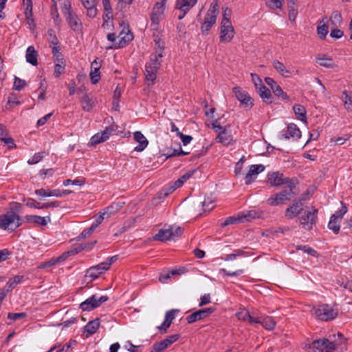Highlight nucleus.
<instances>
[{"mask_svg": "<svg viewBox=\"0 0 352 352\" xmlns=\"http://www.w3.org/2000/svg\"><path fill=\"white\" fill-rule=\"evenodd\" d=\"M10 210L0 216V228L14 230L21 225V217L16 214L19 212L21 205L14 202Z\"/></svg>", "mask_w": 352, "mask_h": 352, "instance_id": "f257e3e1", "label": "nucleus"}, {"mask_svg": "<svg viewBox=\"0 0 352 352\" xmlns=\"http://www.w3.org/2000/svg\"><path fill=\"white\" fill-rule=\"evenodd\" d=\"M163 57L161 53L157 52V54H152L150 56V60L146 64L145 66V77L147 81H150L151 85L155 83L157 74L161 66V60H160Z\"/></svg>", "mask_w": 352, "mask_h": 352, "instance_id": "f03ea898", "label": "nucleus"}, {"mask_svg": "<svg viewBox=\"0 0 352 352\" xmlns=\"http://www.w3.org/2000/svg\"><path fill=\"white\" fill-rule=\"evenodd\" d=\"M315 317L322 321H329L336 318L338 314V310L327 304L318 305L311 310Z\"/></svg>", "mask_w": 352, "mask_h": 352, "instance_id": "7ed1b4c3", "label": "nucleus"}, {"mask_svg": "<svg viewBox=\"0 0 352 352\" xmlns=\"http://www.w3.org/2000/svg\"><path fill=\"white\" fill-rule=\"evenodd\" d=\"M340 344V343L338 342L336 340H330L327 338H323L313 341L309 344V348L312 349L313 352H332Z\"/></svg>", "mask_w": 352, "mask_h": 352, "instance_id": "20e7f679", "label": "nucleus"}, {"mask_svg": "<svg viewBox=\"0 0 352 352\" xmlns=\"http://www.w3.org/2000/svg\"><path fill=\"white\" fill-rule=\"evenodd\" d=\"M267 182L272 186L285 185L287 188H295L294 180L286 177L279 172H273L267 175Z\"/></svg>", "mask_w": 352, "mask_h": 352, "instance_id": "39448f33", "label": "nucleus"}, {"mask_svg": "<svg viewBox=\"0 0 352 352\" xmlns=\"http://www.w3.org/2000/svg\"><path fill=\"white\" fill-rule=\"evenodd\" d=\"M294 189V188L285 189L278 193L272 195L267 199V203L272 206H276L285 204L287 201H290L295 195Z\"/></svg>", "mask_w": 352, "mask_h": 352, "instance_id": "423d86ee", "label": "nucleus"}, {"mask_svg": "<svg viewBox=\"0 0 352 352\" xmlns=\"http://www.w3.org/2000/svg\"><path fill=\"white\" fill-rule=\"evenodd\" d=\"M198 0H176L175 14L179 20L183 19L187 13L197 4Z\"/></svg>", "mask_w": 352, "mask_h": 352, "instance_id": "0eeeda50", "label": "nucleus"}, {"mask_svg": "<svg viewBox=\"0 0 352 352\" xmlns=\"http://www.w3.org/2000/svg\"><path fill=\"white\" fill-rule=\"evenodd\" d=\"M108 299L109 298L107 296H98V294H94L82 302L80 305V307L83 311H91L100 307L102 304L107 301Z\"/></svg>", "mask_w": 352, "mask_h": 352, "instance_id": "6e6552de", "label": "nucleus"}, {"mask_svg": "<svg viewBox=\"0 0 352 352\" xmlns=\"http://www.w3.org/2000/svg\"><path fill=\"white\" fill-rule=\"evenodd\" d=\"M318 212V209L314 207H311V210H305L300 217L301 225L307 230L311 229L313 226L316 223Z\"/></svg>", "mask_w": 352, "mask_h": 352, "instance_id": "1a4fd4ad", "label": "nucleus"}, {"mask_svg": "<svg viewBox=\"0 0 352 352\" xmlns=\"http://www.w3.org/2000/svg\"><path fill=\"white\" fill-rule=\"evenodd\" d=\"M234 29L230 21L222 20L219 39L221 43H230L234 36Z\"/></svg>", "mask_w": 352, "mask_h": 352, "instance_id": "9d476101", "label": "nucleus"}, {"mask_svg": "<svg viewBox=\"0 0 352 352\" xmlns=\"http://www.w3.org/2000/svg\"><path fill=\"white\" fill-rule=\"evenodd\" d=\"M166 0H162L161 2H157L153 8L152 13L151 15V25L155 29L157 28L160 20L162 18L165 10V5Z\"/></svg>", "mask_w": 352, "mask_h": 352, "instance_id": "9b49d317", "label": "nucleus"}, {"mask_svg": "<svg viewBox=\"0 0 352 352\" xmlns=\"http://www.w3.org/2000/svg\"><path fill=\"white\" fill-rule=\"evenodd\" d=\"M233 92L236 99L245 109H250L253 107V99L248 92L239 87H234Z\"/></svg>", "mask_w": 352, "mask_h": 352, "instance_id": "f8f14e48", "label": "nucleus"}, {"mask_svg": "<svg viewBox=\"0 0 352 352\" xmlns=\"http://www.w3.org/2000/svg\"><path fill=\"white\" fill-rule=\"evenodd\" d=\"M215 309L213 307H208L202 309H199L192 314L187 316V322L190 324L195 322L203 320L214 311Z\"/></svg>", "mask_w": 352, "mask_h": 352, "instance_id": "ddd939ff", "label": "nucleus"}, {"mask_svg": "<svg viewBox=\"0 0 352 352\" xmlns=\"http://www.w3.org/2000/svg\"><path fill=\"white\" fill-rule=\"evenodd\" d=\"M119 41L115 43L114 48H120L125 46L129 42L133 40V35L129 27L124 26L118 36Z\"/></svg>", "mask_w": 352, "mask_h": 352, "instance_id": "4468645a", "label": "nucleus"}, {"mask_svg": "<svg viewBox=\"0 0 352 352\" xmlns=\"http://www.w3.org/2000/svg\"><path fill=\"white\" fill-rule=\"evenodd\" d=\"M179 336L178 334L168 336L163 340L154 344L153 346V351L151 352H162L169 345L176 342L179 339Z\"/></svg>", "mask_w": 352, "mask_h": 352, "instance_id": "2eb2a0df", "label": "nucleus"}, {"mask_svg": "<svg viewBox=\"0 0 352 352\" xmlns=\"http://www.w3.org/2000/svg\"><path fill=\"white\" fill-rule=\"evenodd\" d=\"M265 170L262 164H254L250 166L249 170L245 175V184L250 185L257 177L258 175Z\"/></svg>", "mask_w": 352, "mask_h": 352, "instance_id": "dca6fc26", "label": "nucleus"}, {"mask_svg": "<svg viewBox=\"0 0 352 352\" xmlns=\"http://www.w3.org/2000/svg\"><path fill=\"white\" fill-rule=\"evenodd\" d=\"M114 131L113 127H106L105 129L100 132L95 134L90 140V144L91 145H96L101 142H105L109 139V135Z\"/></svg>", "mask_w": 352, "mask_h": 352, "instance_id": "f3484780", "label": "nucleus"}, {"mask_svg": "<svg viewBox=\"0 0 352 352\" xmlns=\"http://www.w3.org/2000/svg\"><path fill=\"white\" fill-rule=\"evenodd\" d=\"M66 21L67 22L69 28L74 32H81L82 29V24L80 19L78 18L75 12L69 13L65 16Z\"/></svg>", "mask_w": 352, "mask_h": 352, "instance_id": "a211bd4d", "label": "nucleus"}, {"mask_svg": "<svg viewBox=\"0 0 352 352\" xmlns=\"http://www.w3.org/2000/svg\"><path fill=\"white\" fill-rule=\"evenodd\" d=\"M316 60L317 63L322 67L334 69H337L338 68V65L335 63L333 59L326 54H318Z\"/></svg>", "mask_w": 352, "mask_h": 352, "instance_id": "6ab92c4d", "label": "nucleus"}, {"mask_svg": "<svg viewBox=\"0 0 352 352\" xmlns=\"http://www.w3.org/2000/svg\"><path fill=\"white\" fill-rule=\"evenodd\" d=\"M179 311V309H175L169 310L166 313L164 322L160 326L157 327V329L161 331V333H166L167 329L170 326L173 320L175 318V314Z\"/></svg>", "mask_w": 352, "mask_h": 352, "instance_id": "aec40b11", "label": "nucleus"}, {"mask_svg": "<svg viewBox=\"0 0 352 352\" xmlns=\"http://www.w3.org/2000/svg\"><path fill=\"white\" fill-rule=\"evenodd\" d=\"M265 81L266 84L270 87L273 93L276 96L281 97L283 99L285 100L289 99V96L287 95V94L283 91L282 88L274 80L273 78L266 77L265 78Z\"/></svg>", "mask_w": 352, "mask_h": 352, "instance_id": "412c9836", "label": "nucleus"}, {"mask_svg": "<svg viewBox=\"0 0 352 352\" xmlns=\"http://www.w3.org/2000/svg\"><path fill=\"white\" fill-rule=\"evenodd\" d=\"M251 324H261L267 330L274 329L276 325L274 320L271 316L258 317L256 318V319H251Z\"/></svg>", "mask_w": 352, "mask_h": 352, "instance_id": "4be33fe9", "label": "nucleus"}, {"mask_svg": "<svg viewBox=\"0 0 352 352\" xmlns=\"http://www.w3.org/2000/svg\"><path fill=\"white\" fill-rule=\"evenodd\" d=\"M218 14L208 11L204 21L201 25V31L203 33H208L212 26L216 23Z\"/></svg>", "mask_w": 352, "mask_h": 352, "instance_id": "5701e85b", "label": "nucleus"}, {"mask_svg": "<svg viewBox=\"0 0 352 352\" xmlns=\"http://www.w3.org/2000/svg\"><path fill=\"white\" fill-rule=\"evenodd\" d=\"M301 136V132L299 128L294 123H290L287 126V129L285 133L281 134L280 138L288 140L289 138L298 139Z\"/></svg>", "mask_w": 352, "mask_h": 352, "instance_id": "b1692460", "label": "nucleus"}, {"mask_svg": "<svg viewBox=\"0 0 352 352\" xmlns=\"http://www.w3.org/2000/svg\"><path fill=\"white\" fill-rule=\"evenodd\" d=\"M134 140L139 143L138 146H135L134 151L141 152L144 151L148 146V141L146 137L140 131H135L133 133Z\"/></svg>", "mask_w": 352, "mask_h": 352, "instance_id": "393cba45", "label": "nucleus"}, {"mask_svg": "<svg viewBox=\"0 0 352 352\" xmlns=\"http://www.w3.org/2000/svg\"><path fill=\"white\" fill-rule=\"evenodd\" d=\"M84 8L87 10V16L94 18L97 15L96 0H80Z\"/></svg>", "mask_w": 352, "mask_h": 352, "instance_id": "a878e982", "label": "nucleus"}, {"mask_svg": "<svg viewBox=\"0 0 352 352\" xmlns=\"http://www.w3.org/2000/svg\"><path fill=\"white\" fill-rule=\"evenodd\" d=\"M105 271H107V270L102 263H101L88 269L87 270L86 276L91 278V280H94Z\"/></svg>", "mask_w": 352, "mask_h": 352, "instance_id": "bb28decb", "label": "nucleus"}, {"mask_svg": "<svg viewBox=\"0 0 352 352\" xmlns=\"http://www.w3.org/2000/svg\"><path fill=\"white\" fill-rule=\"evenodd\" d=\"M302 210L301 201H298L292 206L288 207L285 211V217L292 219L294 217L297 216Z\"/></svg>", "mask_w": 352, "mask_h": 352, "instance_id": "cd10ccee", "label": "nucleus"}, {"mask_svg": "<svg viewBox=\"0 0 352 352\" xmlns=\"http://www.w3.org/2000/svg\"><path fill=\"white\" fill-rule=\"evenodd\" d=\"M153 239L160 241H167L173 239V228H169L168 229L159 230L157 234L153 236Z\"/></svg>", "mask_w": 352, "mask_h": 352, "instance_id": "c85d7f7f", "label": "nucleus"}, {"mask_svg": "<svg viewBox=\"0 0 352 352\" xmlns=\"http://www.w3.org/2000/svg\"><path fill=\"white\" fill-rule=\"evenodd\" d=\"M26 220L37 226H46L51 221L50 217H41L38 215H27Z\"/></svg>", "mask_w": 352, "mask_h": 352, "instance_id": "c756f323", "label": "nucleus"}, {"mask_svg": "<svg viewBox=\"0 0 352 352\" xmlns=\"http://www.w3.org/2000/svg\"><path fill=\"white\" fill-rule=\"evenodd\" d=\"M217 140L224 146H228L233 142L232 135L229 134L225 128L222 130L221 133L218 134Z\"/></svg>", "mask_w": 352, "mask_h": 352, "instance_id": "7c9ffc66", "label": "nucleus"}, {"mask_svg": "<svg viewBox=\"0 0 352 352\" xmlns=\"http://www.w3.org/2000/svg\"><path fill=\"white\" fill-rule=\"evenodd\" d=\"M37 52L35 50L33 46H30L26 50L25 58L27 62L32 64L34 66L37 65Z\"/></svg>", "mask_w": 352, "mask_h": 352, "instance_id": "2f4dec72", "label": "nucleus"}, {"mask_svg": "<svg viewBox=\"0 0 352 352\" xmlns=\"http://www.w3.org/2000/svg\"><path fill=\"white\" fill-rule=\"evenodd\" d=\"M273 67L281 76L289 78L291 76V72L286 68L284 64L277 60L273 61Z\"/></svg>", "mask_w": 352, "mask_h": 352, "instance_id": "473e14b6", "label": "nucleus"}, {"mask_svg": "<svg viewBox=\"0 0 352 352\" xmlns=\"http://www.w3.org/2000/svg\"><path fill=\"white\" fill-rule=\"evenodd\" d=\"M23 4L25 8V16L28 23L30 25L33 23L32 19V0H23Z\"/></svg>", "mask_w": 352, "mask_h": 352, "instance_id": "72a5a7b5", "label": "nucleus"}, {"mask_svg": "<svg viewBox=\"0 0 352 352\" xmlns=\"http://www.w3.org/2000/svg\"><path fill=\"white\" fill-rule=\"evenodd\" d=\"M100 326V320L98 318L89 321L85 327V332L88 335H93L95 333Z\"/></svg>", "mask_w": 352, "mask_h": 352, "instance_id": "f704fd0d", "label": "nucleus"}, {"mask_svg": "<svg viewBox=\"0 0 352 352\" xmlns=\"http://www.w3.org/2000/svg\"><path fill=\"white\" fill-rule=\"evenodd\" d=\"M330 24L333 28H338L342 23L341 14L338 11H334L330 16Z\"/></svg>", "mask_w": 352, "mask_h": 352, "instance_id": "c9c22d12", "label": "nucleus"}, {"mask_svg": "<svg viewBox=\"0 0 352 352\" xmlns=\"http://www.w3.org/2000/svg\"><path fill=\"white\" fill-rule=\"evenodd\" d=\"M293 110L300 120L307 122L306 110L302 105L298 104H295L293 107Z\"/></svg>", "mask_w": 352, "mask_h": 352, "instance_id": "e433bc0d", "label": "nucleus"}, {"mask_svg": "<svg viewBox=\"0 0 352 352\" xmlns=\"http://www.w3.org/2000/svg\"><path fill=\"white\" fill-rule=\"evenodd\" d=\"M317 33L321 39H324L328 34V25L324 19L319 22L317 27Z\"/></svg>", "mask_w": 352, "mask_h": 352, "instance_id": "4c0bfd02", "label": "nucleus"}, {"mask_svg": "<svg viewBox=\"0 0 352 352\" xmlns=\"http://www.w3.org/2000/svg\"><path fill=\"white\" fill-rule=\"evenodd\" d=\"M258 93L260 97L265 100V102H268V100L271 98L272 94L270 89L266 87L263 83L259 85L258 88Z\"/></svg>", "mask_w": 352, "mask_h": 352, "instance_id": "58836bf2", "label": "nucleus"}, {"mask_svg": "<svg viewBox=\"0 0 352 352\" xmlns=\"http://www.w3.org/2000/svg\"><path fill=\"white\" fill-rule=\"evenodd\" d=\"M80 103L82 108L87 111H91L94 104L93 99L87 94L82 97Z\"/></svg>", "mask_w": 352, "mask_h": 352, "instance_id": "ea45409f", "label": "nucleus"}, {"mask_svg": "<svg viewBox=\"0 0 352 352\" xmlns=\"http://www.w3.org/2000/svg\"><path fill=\"white\" fill-rule=\"evenodd\" d=\"M65 60L63 58H58L55 60V67H54V75L56 77H58L65 70Z\"/></svg>", "mask_w": 352, "mask_h": 352, "instance_id": "a19ab883", "label": "nucleus"}, {"mask_svg": "<svg viewBox=\"0 0 352 352\" xmlns=\"http://www.w3.org/2000/svg\"><path fill=\"white\" fill-rule=\"evenodd\" d=\"M102 3L104 11L102 18L107 17L109 19L112 16L113 14V10L111 6L110 0H102Z\"/></svg>", "mask_w": 352, "mask_h": 352, "instance_id": "79ce46f5", "label": "nucleus"}, {"mask_svg": "<svg viewBox=\"0 0 352 352\" xmlns=\"http://www.w3.org/2000/svg\"><path fill=\"white\" fill-rule=\"evenodd\" d=\"M236 316L239 320L243 321L248 320L250 323H251V319H256V318L252 316L246 309H242L240 311H238L236 314Z\"/></svg>", "mask_w": 352, "mask_h": 352, "instance_id": "37998d69", "label": "nucleus"}, {"mask_svg": "<svg viewBox=\"0 0 352 352\" xmlns=\"http://www.w3.org/2000/svg\"><path fill=\"white\" fill-rule=\"evenodd\" d=\"M344 102L346 109L348 111H352V93H348L346 91H343Z\"/></svg>", "mask_w": 352, "mask_h": 352, "instance_id": "c03bdc74", "label": "nucleus"}, {"mask_svg": "<svg viewBox=\"0 0 352 352\" xmlns=\"http://www.w3.org/2000/svg\"><path fill=\"white\" fill-rule=\"evenodd\" d=\"M177 188L178 187L174 183L173 185L170 186L169 187L162 189L158 193L159 198L161 199V198L166 197L170 194H171L173 192H174Z\"/></svg>", "mask_w": 352, "mask_h": 352, "instance_id": "a18cd8bd", "label": "nucleus"}, {"mask_svg": "<svg viewBox=\"0 0 352 352\" xmlns=\"http://www.w3.org/2000/svg\"><path fill=\"white\" fill-rule=\"evenodd\" d=\"M195 170L188 171L183 175L180 178H179L177 181L175 182V185L179 188L181 187L185 182L189 179Z\"/></svg>", "mask_w": 352, "mask_h": 352, "instance_id": "49530a36", "label": "nucleus"}, {"mask_svg": "<svg viewBox=\"0 0 352 352\" xmlns=\"http://www.w3.org/2000/svg\"><path fill=\"white\" fill-rule=\"evenodd\" d=\"M328 228L332 230L336 234L338 233L340 229V221L330 218V221L328 224Z\"/></svg>", "mask_w": 352, "mask_h": 352, "instance_id": "de8ad7c7", "label": "nucleus"}, {"mask_svg": "<svg viewBox=\"0 0 352 352\" xmlns=\"http://www.w3.org/2000/svg\"><path fill=\"white\" fill-rule=\"evenodd\" d=\"M241 216H242L241 219H243V222L245 221H250V219L260 217L259 213L258 212H256V210L248 211L246 213L242 214Z\"/></svg>", "mask_w": 352, "mask_h": 352, "instance_id": "09e8293b", "label": "nucleus"}, {"mask_svg": "<svg viewBox=\"0 0 352 352\" xmlns=\"http://www.w3.org/2000/svg\"><path fill=\"white\" fill-rule=\"evenodd\" d=\"M283 0H265V3L267 7L271 9L281 8Z\"/></svg>", "mask_w": 352, "mask_h": 352, "instance_id": "8fccbe9b", "label": "nucleus"}, {"mask_svg": "<svg viewBox=\"0 0 352 352\" xmlns=\"http://www.w3.org/2000/svg\"><path fill=\"white\" fill-rule=\"evenodd\" d=\"M214 200L212 198L208 197L204 199L202 203L204 211H210L214 207Z\"/></svg>", "mask_w": 352, "mask_h": 352, "instance_id": "3c124183", "label": "nucleus"}, {"mask_svg": "<svg viewBox=\"0 0 352 352\" xmlns=\"http://www.w3.org/2000/svg\"><path fill=\"white\" fill-rule=\"evenodd\" d=\"M342 204H343L342 203ZM347 212V208L342 205L341 209L338 211H337L335 214H333L331 218L333 219L334 217V219H338V220H340L341 221V219H342L343 216L344 215L345 213H346Z\"/></svg>", "mask_w": 352, "mask_h": 352, "instance_id": "603ef678", "label": "nucleus"}, {"mask_svg": "<svg viewBox=\"0 0 352 352\" xmlns=\"http://www.w3.org/2000/svg\"><path fill=\"white\" fill-rule=\"evenodd\" d=\"M242 216H239L238 217H228L223 223L222 226H226L230 224L236 223L237 222H243Z\"/></svg>", "mask_w": 352, "mask_h": 352, "instance_id": "864d4df0", "label": "nucleus"}, {"mask_svg": "<svg viewBox=\"0 0 352 352\" xmlns=\"http://www.w3.org/2000/svg\"><path fill=\"white\" fill-rule=\"evenodd\" d=\"M26 85L25 81L18 77L14 78V89L17 91L21 90Z\"/></svg>", "mask_w": 352, "mask_h": 352, "instance_id": "5fc2aeb1", "label": "nucleus"}, {"mask_svg": "<svg viewBox=\"0 0 352 352\" xmlns=\"http://www.w3.org/2000/svg\"><path fill=\"white\" fill-rule=\"evenodd\" d=\"M27 316L26 313L21 312V313H8V318L12 320H17L20 319H23Z\"/></svg>", "mask_w": 352, "mask_h": 352, "instance_id": "6e6d98bb", "label": "nucleus"}, {"mask_svg": "<svg viewBox=\"0 0 352 352\" xmlns=\"http://www.w3.org/2000/svg\"><path fill=\"white\" fill-rule=\"evenodd\" d=\"M62 12L65 16L68 15L69 13H73L74 12L72 10V5L69 0H65L64 1L63 6L62 7Z\"/></svg>", "mask_w": 352, "mask_h": 352, "instance_id": "4d7b16f0", "label": "nucleus"}, {"mask_svg": "<svg viewBox=\"0 0 352 352\" xmlns=\"http://www.w3.org/2000/svg\"><path fill=\"white\" fill-rule=\"evenodd\" d=\"M89 76L93 84H96L100 79L99 70L91 69Z\"/></svg>", "mask_w": 352, "mask_h": 352, "instance_id": "13d9d810", "label": "nucleus"}, {"mask_svg": "<svg viewBox=\"0 0 352 352\" xmlns=\"http://www.w3.org/2000/svg\"><path fill=\"white\" fill-rule=\"evenodd\" d=\"M113 16L108 19L107 17L103 18V23L102 25V28L105 31H109L113 27Z\"/></svg>", "mask_w": 352, "mask_h": 352, "instance_id": "bf43d9fd", "label": "nucleus"}, {"mask_svg": "<svg viewBox=\"0 0 352 352\" xmlns=\"http://www.w3.org/2000/svg\"><path fill=\"white\" fill-rule=\"evenodd\" d=\"M77 342L75 340H70L67 343L65 344L62 347L64 352H72L73 347L76 345Z\"/></svg>", "mask_w": 352, "mask_h": 352, "instance_id": "052dcab7", "label": "nucleus"}, {"mask_svg": "<svg viewBox=\"0 0 352 352\" xmlns=\"http://www.w3.org/2000/svg\"><path fill=\"white\" fill-rule=\"evenodd\" d=\"M47 36L48 40L50 43V44H58V41L55 35L54 31L52 29L48 30L47 31Z\"/></svg>", "mask_w": 352, "mask_h": 352, "instance_id": "680f3d73", "label": "nucleus"}, {"mask_svg": "<svg viewBox=\"0 0 352 352\" xmlns=\"http://www.w3.org/2000/svg\"><path fill=\"white\" fill-rule=\"evenodd\" d=\"M50 47H52V51L54 56L56 57V60L58 58H63L62 54L60 52V47L58 44H50Z\"/></svg>", "mask_w": 352, "mask_h": 352, "instance_id": "e2e57ef3", "label": "nucleus"}, {"mask_svg": "<svg viewBox=\"0 0 352 352\" xmlns=\"http://www.w3.org/2000/svg\"><path fill=\"white\" fill-rule=\"evenodd\" d=\"M179 274V273L177 270H172L169 273L161 274L159 279H160V282L166 283L167 281V280L170 278V275H176V274Z\"/></svg>", "mask_w": 352, "mask_h": 352, "instance_id": "0e129e2a", "label": "nucleus"}, {"mask_svg": "<svg viewBox=\"0 0 352 352\" xmlns=\"http://www.w3.org/2000/svg\"><path fill=\"white\" fill-rule=\"evenodd\" d=\"M344 35V33L342 30L338 29V28L331 27V31L330 33V36L334 38H340Z\"/></svg>", "mask_w": 352, "mask_h": 352, "instance_id": "69168bd1", "label": "nucleus"}, {"mask_svg": "<svg viewBox=\"0 0 352 352\" xmlns=\"http://www.w3.org/2000/svg\"><path fill=\"white\" fill-rule=\"evenodd\" d=\"M178 136L180 138V139L184 146L188 144L192 140V136L188 135H184L181 132H178Z\"/></svg>", "mask_w": 352, "mask_h": 352, "instance_id": "338daca9", "label": "nucleus"}, {"mask_svg": "<svg viewBox=\"0 0 352 352\" xmlns=\"http://www.w3.org/2000/svg\"><path fill=\"white\" fill-rule=\"evenodd\" d=\"M117 2V9L122 10L126 6L130 5L133 0H115Z\"/></svg>", "mask_w": 352, "mask_h": 352, "instance_id": "774afa93", "label": "nucleus"}]
</instances>
